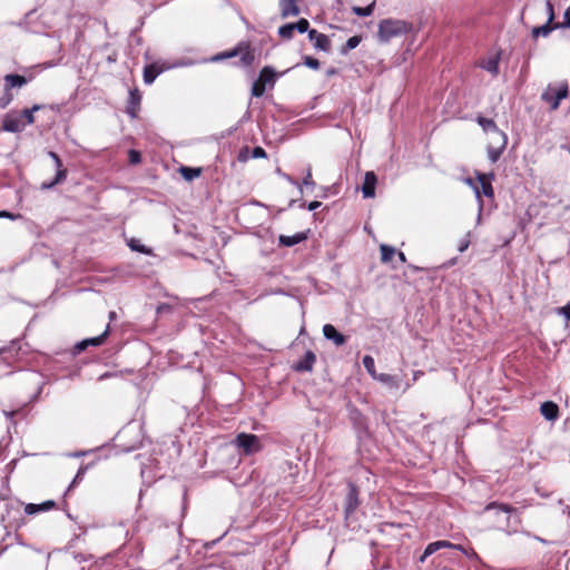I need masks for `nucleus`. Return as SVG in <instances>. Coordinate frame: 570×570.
Masks as SVG:
<instances>
[{"label":"nucleus","mask_w":570,"mask_h":570,"mask_svg":"<svg viewBox=\"0 0 570 570\" xmlns=\"http://www.w3.org/2000/svg\"><path fill=\"white\" fill-rule=\"evenodd\" d=\"M412 26L404 20L384 19L379 23L377 38L382 43H387L393 38L406 35Z\"/></svg>","instance_id":"nucleus-1"},{"label":"nucleus","mask_w":570,"mask_h":570,"mask_svg":"<svg viewBox=\"0 0 570 570\" xmlns=\"http://www.w3.org/2000/svg\"><path fill=\"white\" fill-rule=\"evenodd\" d=\"M492 179L493 174L485 175V174H479L478 179L474 180L472 178H468L465 181L466 184L473 188L475 193V197L479 202V214H478V223L481 220V213L483 208V202L481 199V195H484L485 197H493V188H492Z\"/></svg>","instance_id":"nucleus-2"},{"label":"nucleus","mask_w":570,"mask_h":570,"mask_svg":"<svg viewBox=\"0 0 570 570\" xmlns=\"http://www.w3.org/2000/svg\"><path fill=\"white\" fill-rule=\"evenodd\" d=\"M568 96V83H550L541 94V100L550 106L551 110L558 109L560 101Z\"/></svg>","instance_id":"nucleus-3"},{"label":"nucleus","mask_w":570,"mask_h":570,"mask_svg":"<svg viewBox=\"0 0 570 570\" xmlns=\"http://www.w3.org/2000/svg\"><path fill=\"white\" fill-rule=\"evenodd\" d=\"M234 443L237 448L242 449L245 455L258 453L263 448L259 438L248 433H239Z\"/></svg>","instance_id":"nucleus-4"},{"label":"nucleus","mask_w":570,"mask_h":570,"mask_svg":"<svg viewBox=\"0 0 570 570\" xmlns=\"http://www.w3.org/2000/svg\"><path fill=\"white\" fill-rule=\"evenodd\" d=\"M507 141V135H502V137H492L491 142L488 146V158L491 163H497L499 160L505 149Z\"/></svg>","instance_id":"nucleus-5"},{"label":"nucleus","mask_w":570,"mask_h":570,"mask_svg":"<svg viewBox=\"0 0 570 570\" xmlns=\"http://www.w3.org/2000/svg\"><path fill=\"white\" fill-rule=\"evenodd\" d=\"M49 156L55 161V165L57 167V174L52 181L50 183H42L41 188L42 189H50L53 186L62 183L67 177V170L62 168V161L59 158V156L55 151H49Z\"/></svg>","instance_id":"nucleus-6"},{"label":"nucleus","mask_w":570,"mask_h":570,"mask_svg":"<svg viewBox=\"0 0 570 570\" xmlns=\"http://www.w3.org/2000/svg\"><path fill=\"white\" fill-rule=\"evenodd\" d=\"M26 128L22 117L19 114H8L3 118L2 129L9 132H20Z\"/></svg>","instance_id":"nucleus-7"},{"label":"nucleus","mask_w":570,"mask_h":570,"mask_svg":"<svg viewBox=\"0 0 570 570\" xmlns=\"http://www.w3.org/2000/svg\"><path fill=\"white\" fill-rule=\"evenodd\" d=\"M559 27H568L570 28V7L564 12V21L561 24L551 26V22L547 21L546 24L535 27L532 30L533 38H538L539 36L547 37L553 29Z\"/></svg>","instance_id":"nucleus-8"},{"label":"nucleus","mask_w":570,"mask_h":570,"mask_svg":"<svg viewBox=\"0 0 570 570\" xmlns=\"http://www.w3.org/2000/svg\"><path fill=\"white\" fill-rule=\"evenodd\" d=\"M299 0H279V14L283 19L291 17H297L301 13V9L297 4Z\"/></svg>","instance_id":"nucleus-9"},{"label":"nucleus","mask_w":570,"mask_h":570,"mask_svg":"<svg viewBox=\"0 0 570 570\" xmlns=\"http://www.w3.org/2000/svg\"><path fill=\"white\" fill-rule=\"evenodd\" d=\"M108 334H109V325L107 326V328L104 331L102 334H100L96 337L86 338V340L77 343L75 348L79 353V352L85 351L88 346H100L106 341Z\"/></svg>","instance_id":"nucleus-10"},{"label":"nucleus","mask_w":570,"mask_h":570,"mask_svg":"<svg viewBox=\"0 0 570 570\" xmlns=\"http://www.w3.org/2000/svg\"><path fill=\"white\" fill-rule=\"evenodd\" d=\"M376 175L373 171H366L364 176V183L362 186V193L364 198H372L375 196Z\"/></svg>","instance_id":"nucleus-11"},{"label":"nucleus","mask_w":570,"mask_h":570,"mask_svg":"<svg viewBox=\"0 0 570 570\" xmlns=\"http://www.w3.org/2000/svg\"><path fill=\"white\" fill-rule=\"evenodd\" d=\"M323 335L326 340L333 341L336 346H342L346 342V337L337 332L332 324H325L323 326Z\"/></svg>","instance_id":"nucleus-12"},{"label":"nucleus","mask_w":570,"mask_h":570,"mask_svg":"<svg viewBox=\"0 0 570 570\" xmlns=\"http://www.w3.org/2000/svg\"><path fill=\"white\" fill-rule=\"evenodd\" d=\"M169 67H165L164 65H159V63H153V65H149L145 68L144 70V81L145 83L147 85H151L155 79L157 78V76L159 73H161L164 70L168 69Z\"/></svg>","instance_id":"nucleus-13"},{"label":"nucleus","mask_w":570,"mask_h":570,"mask_svg":"<svg viewBox=\"0 0 570 570\" xmlns=\"http://www.w3.org/2000/svg\"><path fill=\"white\" fill-rule=\"evenodd\" d=\"M476 121L485 132L491 134V138L499 136L502 137V135H505L498 128L497 124L492 119L485 117H478Z\"/></svg>","instance_id":"nucleus-14"},{"label":"nucleus","mask_w":570,"mask_h":570,"mask_svg":"<svg viewBox=\"0 0 570 570\" xmlns=\"http://www.w3.org/2000/svg\"><path fill=\"white\" fill-rule=\"evenodd\" d=\"M316 361V356L312 351H307L302 360H299L294 368L298 372H309Z\"/></svg>","instance_id":"nucleus-15"},{"label":"nucleus","mask_w":570,"mask_h":570,"mask_svg":"<svg viewBox=\"0 0 570 570\" xmlns=\"http://www.w3.org/2000/svg\"><path fill=\"white\" fill-rule=\"evenodd\" d=\"M448 547H453V543L450 541H446V540H440V541L429 543L426 546L423 554L420 557V562H424L428 557L435 553L440 549L448 548Z\"/></svg>","instance_id":"nucleus-16"},{"label":"nucleus","mask_w":570,"mask_h":570,"mask_svg":"<svg viewBox=\"0 0 570 570\" xmlns=\"http://www.w3.org/2000/svg\"><path fill=\"white\" fill-rule=\"evenodd\" d=\"M540 413L548 421H556L559 416V407L556 403L547 401L541 404Z\"/></svg>","instance_id":"nucleus-17"},{"label":"nucleus","mask_w":570,"mask_h":570,"mask_svg":"<svg viewBox=\"0 0 570 570\" xmlns=\"http://www.w3.org/2000/svg\"><path fill=\"white\" fill-rule=\"evenodd\" d=\"M56 505L55 501L48 500L41 504L29 503L24 507L27 514H36L38 512L49 511Z\"/></svg>","instance_id":"nucleus-18"},{"label":"nucleus","mask_w":570,"mask_h":570,"mask_svg":"<svg viewBox=\"0 0 570 570\" xmlns=\"http://www.w3.org/2000/svg\"><path fill=\"white\" fill-rule=\"evenodd\" d=\"M499 60L500 57L498 55L491 56L490 58L482 60L480 62V67L489 71L492 76H497L499 73Z\"/></svg>","instance_id":"nucleus-19"},{"label":"nucleus","mask_w":570,"mask_h":570,"mask_svg":"<svg viewBox=\"0 0 570 570\" xmlns=\"http://www.w3.org/2000/svg\"><path fill=\"white\" fill-rule=\"evenodd\" d=\"M6 90H10L12 88H21L27 83V79L20 75H7L4 77Z\"/></svg>","instance_id":"nucleus-20"},{"label":"nucleus","mask_w":570,"mask_h":570,"mask_svg":"<svg viewBox=\"0 0 570 570\" xmlns=\"http://www.w3.org/2000/svg\"><path fill=\"white\" fill-rule=\"evenodd\" d=\"M374 380L383 383L389 389H399L401 380L396 375H391L386 373L379 374Z\"/></svg>","instance_id":"nucleus-21"},{"label":"nucleus","mask_w":570,"mask_h":570,"mask_svg":"<svg viewBox=\"0 0 570 570\" xmlns=\"http://www.w3.org/2000/svg\"><path fill=\"white\" fill-rule=\"evenodd\" d=\"M304 239H306V235L304 233H296L295 235L292 236L281 235L278 238L279 244L286 247L299 244Z\"/></svg>","instance_id":"nucleus-22"},{"label":"nucleus","mask_w":570,"mask_h":570,"mask_svg":"<svg viewBox=\"0 0 570 570\" xmlns=\"http://www.w3.org/2000/svg\"><path fill=\"white\" fill-rule=\"evenodd\" d=\"M357 504L358 500L356 489L355 487L351 485L350 492L346 498V513H352L357 508Z\"/></svg>","instance_id":"nucleus-23"},{"label":"nucleus","mask_w":570,"mask_h":570,"mask_svg":"<svg viewBox=\"0 0 570 570\" xmlns=\"http://www.w3.org/2000/svg\"><path fill=\"white\" fill-rule=\"evenodd\" d=\"M275 71L272 67H264L258 76V79L262 80L266 86H274L275 83Z\"/></svg>","instance_id":"nucleus-24"},{"label":"nucleus","mask_w":570,"mask_h":570,"mask_svg":"<svg viewBox=\"0 0 570 570\" xmlns=\"http://www.w3.org/2000/svg\"><path fill=\"white\" fill-rule=\"evenodd\" d=\"M42 108L40 105H33L30 109H23L19 115L22 117L23 122H26V127L28 125H32L35 122L33 112L38 111Z\"/></svg>","instance_id":"nucleus-25"},{"label":"nucleus","mask_w":570,"mask_h":570,"mask_svg":"<svg viewBox=\"0 0 570 570\" xmlns=\"http://www.w3.org/2000/svg\"><path fill=\"white\" fill-rule=\"evenodd\" d=\"M139 102H140L139 94L136 90H131L130 95H129V107L127 109V112L131 117H136V107L139 105Z\"/></svg>","instance_id":"nucleus-26"},{"label":"nucleus","mask_w":570,"mask_h":570,"mask_svg":"<svg viewBox=\"0 0 570 570\" xmlns=\"http://www.w3.org/2000/svg\"><path fill=\"white\" fill-rule=\"evenodd\" d=\"M380 250H381V261L383 263H389L393 256L396 254V249L392 246H389V245H381L380 246Z\"/></svg>","instance_id":"nucleus-27"},{"label":"nucleus","mask_w":570,"mask_h":570,"mask_svg":"<svg viewBox=\"0 0 570 570\" xmlns=\"http://www.w3.org/2000/svg\"><path fill=\"white\" fill-rule=\"evenodd\" d=\"M295 31L296 29L294 23H286L278 28V36L283 39L289 40L293 38Z\"/></svg>","instance_id":"nucleus-28"},{"label":"nucleus","mask_w":570,"mask_h":570,"mask_svg":"<svg viewBox=\"0 0 570 570\" xmlns=\"http://www.w3.org/2000/svg\"><path fill=\"white\" fill-rule=\"evenodd\" d=\"M314 47L318 50L328 52L331 50V40L326 35L322 33L314 42Z\"/></svg>","instance_id":"nucleus-29"},{"label":"nucleus","mask_w":570,"mask_h":570,"mask_svg":"<svg viewBox=\"0 0 570 570\" xmlns=\"http://www.w3.org/2000/svg\"><path fill=\"white\" fill-rule=\"evenodd\" d=\"M374 8H375V1H373L372 3H370L366 7H353L352 11H353V13H355L358 17H368L373 13Z\"/></svg>","instance_id":"nucleus-30"},{"label":"nucleus","mask_w":570,"mask_h":570,"mask_svg":"<svg viewBox=\"0 0 570 570\" xmlns=\"http://www.w3.org/2000/svg\"><path fill=\"white\" fill-rule=\"evenodd\" d=\"M202 170L200 168H193V167H181L180 174L186 180H193L197 178L200 175Z\"/></svg>","instance_id":"nucleus-31"},{"label":"nucleus","mask_w":570,"mask_h":570,"mask_svg":"<svg viewBox=\"0 0 570 570\" xmlns=\"http://www.w3.org/2000/svg\"><path fill=\"white\" fill-rule=\"evenodd\" d=\"M363 365L366 368L367 373L375 379L379 374L375 371V362L371 355H365L363 357Z\"/></svg>","instance_id":"nucleus-32"},{"label":"nucleus","mask_w":570,"mask_h":570,"mask_svg":"<svg viewBox=\"0 0 570 570\" xmlns=\"http://www.w3.org/2000/svg\"><path fill=\"white\" fill-rule=\"evenodd\" d=\"M266 90V85L257 79L256 81H254L253 86H252V95L254 97H262L264 95Z\"/></svg>","instance_id":"nucleus-33"},{"label":"nucleus","mask_w":570,"mask_h":570,"mask_svg":"<svg viewBox=\"0 0 570 570\" xmlns=\"http://www.w3.org/2000/svg\"><path fill=\"white\" fill-rule=\"evenodd\" d=\"M128 246L132 250L139 252V253H142V254H150L151 253V250L149 248H147L145 245L139 244V240H137L135 238H131L129 240Z\"/></svg>","instance_id":"nucleus-34"},{"label":"nucleus","mask_w":570,"mask_h":570,"mask_svg":"<svg viewBox=\"0 0 570 570\" xmlns=\"http://www.w3.org/2000/svg\"><path fill=\"white\" fill-rule=\"evenodd\" d=\"M361 42V38L358 36H353L347 39L345 46L342 49V53H346L347 51L356 48Z\"/></svg>","instance_id":"nucleus-35"},{"label":"nucleus","mask_w":570,"mask_h":570,"mask_svg":"<svg viewBox=\"0 0 570 570\" xmlns=\"http://www.w3.org/2000/svg\"><path fill=\"white\" fill-rule=\"evenodd\" d=\"M294 27L296 31L299 33L307 32L309 29V22L306 19H299L297 22L294 23Z\"/></svg>","instance_id":"nucleus-36"},{"label":"nucleus","mask_w":570,"mask_h":570,"mask_svg":"<svg viewBox=\"0 0 570 570\" xmlns=\"http://www.w3.org/2000/svg\"><path fill=\"white\" fill-rule=\"evenodd\" d=\"M304 65L314 70H317L320 68V61L311 56L304 57Z\"/></svg>","instance_id":"nucleus-37"},{"label":"nucleus","mask_w":570,"mask_h":570,"mask_svg":"<svg viewBox=\"0 0 570 570\" xmlns=\"http://www.w3.org/2000/svg\"><path fill=\"white\" fill-rule=\"evenodd\" d=\"M128 157H129V163L131 165H137L141 161V155L139 151L135 150V149H130L129 153H128Z\"/></svg>","instance_id":"nucleus-38"},{"label":"nucleus","mask_w":570,"mask_h":570,"mask_svg":"<svg viewBox=\"0 0 570 570\" xmlns=\"http://www.w3.org/2000/svg\"><path fill=\"white\" fill-rule=\"evenodd\" d=\"M302 186H306V187H314L315 186V183L312 178V169L311 167L308 166L307 170H306V175L301 184Z\"/></svg>","instance_id":"nucleus-39"},{"label":"nucleus","mask_w":570,"mask_h":570,"mask_svg":"<svg viewBox=\"0 0 570 570\" xmlns=\"http://www.w3.org/2000/svg\"><path fill=\"white\" fill-rule=\"evenodd\" d=\"M558 314L562 315L567 322L570 321V301L564 306L558 308Z\"/></svg>","instance_id":"nucleus-40"},{"label":"nucleus","mask_w":570,"mask_h":570,"mask_svg":"<svg viewBox=\"0 0 570 570\" xmlns=\"http://www.w3.org/2000/svg\"><path fill=\"white\" fill-rule=\"evenodd\" d=\"M12 100V95L9 90H6V94L0 98V107L6 108Z\"/></svg>","instance_id":"nucleus-41"},{"label":"nucleus","mask_w":570,"mask_h":570,"mask_svg":"<svg viewBox=\"0 0 570 570\" xmlns=\"http://www.w3.org/2000/svg\"><path fill=\"white\" fill-rule=\"evenodd\" d=\"M252 157L253 158H265L266 157V151L262 147H258V146L254 147L253 151H252Z\"/></svg>","instance_id":"nucleus-42"},{"label":"nucleus","mask_w":570,"mask_h":570,"mask_svg":"<svg viewBox=\"0 0 570 570\" xmlns=\"http://www.w3.org/2000/svg\"><path fill=\"white\" fill-rule=\"evenodd\" d=\"M469 236H470V233L463 239L460 240L459 247H458L460 253H463L464 250L468 249V247L470 245Z\"/></svg>","instance_id":"nucleus-43"},{"label":"nucleus","mask_w":570,"mask_h":570,"mask_svg":"<svg viewBox=\"0 0 570 570\" xmlns=\"http://www.w3.org/2000/svg\"><path fill=\"white\" fill-rule=\"evenodd\" d=\"M20 217H21L20 214H12V213L7 212V210H1L0 212V218H9V219L16 220V219H18Z\"/></svg>","instance_id":"nucleus-44"},{"label":"nucleus","mask_w":570,"mask_h":570,"mask_svg":"<svg viewBox=\"0 0 570 570\" xmlns=\"http://www.w3.org/2000/svg\"><path fill=\"white\" fill-rule=\"evenodd\" d=\"M546 7H547L548 14H549L548 21L552 22V20L554 18L553 6L550 1H547Z\"/></svg>","instance_id":"nucleus-45"},{"label":"nucleus","mask_w":570,"mask_h":570,"mask_svg":"<svg viewBox=\"0 0 570 570\" xmlns=\"http://www.w3.org/2000/svg\"><path fill=\"white\" fill-rule=\"evenodd\" d=\"M282 177L284 179H286L288 183H291L292 185L296 186L299 189V191H302V185L298 181H296L295 179H293L289 175L282 174Z\"/></svg>","instance_id":"nucleus-46"},{"label":"nucleus","mask_w":570,"mask_h":570,"mask_svg":"<svg viewBox=\"0 0 570 570\" xmlns=\"http://www.w3.org/2000/svg\"><path fill=\"white\" fill-rule=\"evenodd\" d=\"M237 55V51L236 50H233V51H228L226 53H223V55H218L214 58V60H220V59H225V58H232V57H235Z\"/></svg>","instance_id":"nucleus-47"},{"label":"nucleus","mask_w":570,"mask_h":570,"mask_svg":"<svg viewBox=\"0 0 570 570\" xmlns=\"http://www.w3.org/2000/svg\"><path fill=\"white\" fill-rule=\"evenodd\" d=\"M308 39L313 42H315L317 40V38L322 35L317 30L315 29H308Z\"/></svg>","instance_id":"nucleus-48"},{"label":"nucleus","mask_w":570,"mask_h":570,"mask_svg":"<svg viewBox=\"0 0 570 570\" xmlns=\"http://www.w3.org/2000/svg\"><path fill=\"white\" fill-rule=\"evenodd\" d=\"M82 474H83V470H82V469H80V470L78 471V473L76 474L75 479L72 480V482H71V484H70V487H69V489H70L71 487H73V485H75L79 480H81Z\"/></svg>","instance_id":"nucleus-49"},{"label":"nucleus","mask_w":570,"mask_h":570,"mask_svg":"<svg viewBox=\"0 0 570 570\" xmlns=\"http://www.w3.org/2000/svg\"><path fill=\"white\" fill-rule=\"evenodd\" d=\"M253 60V57L250 56V53L248 51H246L243 57H242V61L246 65H249Z\"/></svg>","instance_id":"nucleus-50"},{"label":"nucleus","mask_w":570,"mask_h":570,"mask_svg":"<svg viewBox=\"0 0 570 570\" xmlns=\"http://www.w3.org/2000/svg\"><path fill=\"white\" fill-rule=\"evenodd\" d=\"M321 206V203L320 202H311L308 205H307V209L313 212L315 209H317L318 207Z\"/></svg>","instance_id":"nucleus-51"},{"label":"nucleus","mask_w":570,"mask_h":570,"mask_svg":"<svg viewBox=\"0 0 570 570\" xmlns=\"http://www.w3.org/2000/svg\"><path fill=\"white\" fill-rule=\"evenodd\" d=\"M503 512L510 513L514 511V509L508 504H500L498 505Z\"/></svg>","instance_id":"nucleus-52"},{"label":"nucleus","mask_w":570,"mask_h":570,"mask_svg":"<svg viewBox=\"0 0 570 570\" xmlns=\"http://www.w3.org/2000/svg\"><path fill=\"white\" fill-rule=\"evenodd\" d=\"M449 549H456V550H460L462 551L463 553H468V550L465 548H463L461 544H454L453 543V547H448Z\"/></svg>","instance_id":"nucleus-53"},{"label":"nucleus","mask_w":570,"mask_h":570,"mask_svg":"<svg viewBox=\"0 0 570 570\" xmlns=\"http://www.w3.org/2000/svg\"><path fill=\"white\" fill-rule=\"evenodd\" d=\"M397 257L402 262V263H405L406 262V257H405V254L403 252H397Z\"/></svg>","instance_id":"nucleus-54"},{"label":"nucleus","mask_w":570,"mask_h":570,"mask_svg":"<svg viewBox=\"0 0 570 570\" xmlns=\"http://www.w3.org/2000/svg\"><path fill=\"white\" fill-rule=\"evenodd\" d=\"M465 554H466L469 558H473V559H476V558H478V554H476L473 550H471V551H469V550H468V553H465Z\"/></svg>","instance_id":"nucleus-55"},{"label":"nucleus","mask_w":570,"mask_h":570,"mask_svg":"<svg viewBox=\"0 0 570 570\" xmlns=\"http://www.w3.org/2000/svg\"><path fill=\"white\" fill-rule=\"evenodd\" d=\"M116 318V313L115 312H110L109 313V320L112 321Z\"/></svg>","instance_id":"nucleus-56"},{"label":"nucleus","mask_w":570,"mask_h":570,"mask_svg":"<svg viewBox=\"0 0 570 570\" xmlns=\"http://www.w3.org/2000/svg\"><path fill=\"white\" fill-rule=\"evenodd\" d=\"M493 507H497V504H495V503H491V504H489V505L487 507V509H491V508H493Z\"/></svg>","instance_id":"nucleus-57"}]
</instances>
